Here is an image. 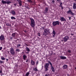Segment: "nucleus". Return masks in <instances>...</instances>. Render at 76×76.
<instances>
[{"mask_svg": "<svg viewBox=\"0 0 76 76\" xmlns=\"http://www.w3.org/2000/svg\"><path fill=\"white\" fill-rule=\"evenodd\" d=\"M26 63H28V62H29V59H27L26 60Z\"/></svg>", "mask_w": 76, "mask_h": 76, "instance_id": "a878e982", "label": "nucleus"}, {"mask_svg": "<svg viewBox=\"0 0 76 76\" xmlns=\"http://www.w3.org/2000/svg\"><path fill=\"white\" fill-rule=\"evenodd\" d=\"M1 3H3V4H6V1H5L4 0H2L1 1Z\"/></svg>", "mask_w": 76, "mask_h": 76, "instance_id": "412c9836", "label": "nucleus"}, {"mask_svg": "<svg viewBox=\"0 0 76 76\" xmlns=\"http://www.w3.org/2000/svg\"><path fill=\"white\" fill-rule=\"evenodd\" d=\"M11 13L12 15H15L16 14V12H15V11L13 10H12L11 11Z\"/></svg>", "mask_w": 76, "mask_h": 76, "instance_id": "6ab92c4d", "label": "nucleus"}, {"mask_svg": "<svg viewBox=\"0 0 76 76\" xmlns=\"http://www.w3.org/2000/svg\"><path fill=\"white\" fill-rule=\"evenodd\" d=\"M26 53H27V54H29V52H26Z\"/></svg>", "mask_w": 76, "mask_h": 76, "instance_id": "6e6d98bb", "label": "nucleus"}, {"mask_svg": "<svg viewBox=\"0 0 76 76\" xmlns=\"http://www.w3.org/2000/svg\"><path fill=\"white\" fill-rule=\"evenodd\" d=\"M60 20H61V22H62V21H66V19H65V18H64L63 17L60 18Z\"/></svg>", "mask_w": 76, "mask_h": 76, "instance_id": "9d476101", "label": "nucleus"}, {"mask_svg": "<svg viewBox=\"0 0 76 76\" xmlns=\"http://www.w3.org/2000/svg\"><path fill=\"white\" fill-rule=\"evenodd\" d=\"M23 31L25 32H26V30H23Z\"/></svg>", "mask_w": 76, "mask_h": 76, "instance_id": "8fccbe9b", "label": "nucleus"}, {"mask_svg": "<svg viewBox=\"0 0 76 76\" xmlns=\"http://www.w3.org/2000/svg\"><path fill=\"white\" fill-rule=\"evenodd\" d=\"M11 19L12 20H13V19H14L15 20V19H16V18L13 16H12L11 17Z\"/></svg>", "mask_w": 76, "mask_h": 76, "instance_id": "5701e85b", "label": "nucleus"}, {"mask_svg": "<svg viewBox=\"0 0 76 76\" xmlns=\"http://www.w3.org/2000/svg\"><path fill=\"white\" fill-rule=\"evenodd\" d=\"M62 4H63L61 2V3H60V5H62Z\"/></svg>", "mask_w": 76, "mask_h": 76, "instance_id": "864d4df0", "label": "nucleus"}, {"mask_svg": "<svg viewBox=\"0 0 76 76\" xmlns=\"http://www.w3.org/2000/svg\"><path fill=\"white\" fill-rule=\"evenodd\" d=\"M42 67H43V66H42Z\"/></svg>", "mask_w": 76, "mask_h": 76, "instance_id": "774afa93", "label": "nucleus"}, {"mask_svg": "<svg viewBox=\"0 0 76 76\" xmlns=\"http://www.w3.org/2000/svg\"><path fill=\"white\" fill-rule=\"evenodd\" d=\"M30 19L31 20V24L30 25L31 26L32 28H35V23L34 20L32 18H30Z\"/></svg>", "mask_w": 76, "mask_h": 76, "instance_id": "7ed1b4c3", "label": "nucleus"}, {"mask_svg": "<svg viewBox=\"0 0 76 76\" xmlns=\"http://www.w3.org/2000/svg\"><path fill=\"white\" fill-rule=\"evenodd\" d=\"M51 69L53 72H55V69H54V68L53 67V66H52L51 67Z\"/></svg>", "mask_w": 76, "mask_h": 76, "instance_id": "aec40b11", "label": "nucleus"}, {"mask_svg": "<svg viewBox=\"0 0 76 76\" xmlns=\"http://www.w3.org/2000/svg\"><path fill=\"white\" fill-rule=\"evenodd\" d=\"M38 63H39V62H38V61H36V66H37V65H38Z\"/></svg>", "mask_w": 76, "mask_h": 76, "instance_id": "2f4dec72", "label": "nucleus"}, {"mask_svg": "<svg viewBox=\"0 0 76 76\" xmlns=\"http://www.w3.org/2000/svg\"><path fill=\"white\" fill-rule=\"evenodd\" d=\"M67 66L66 65L64 64L62 66V68L63 69H66L67 67Z\"/></svg>", "mask_w": 76, "mask_h": 76, "instance_id": "ddd939ff", "label": "nucleus"}, {"mask_svg": "<svg viewBox=\"0 0 76 76\" xmlns=\"http://www.w3.org/2000/svg\"><path fill=\"white\" fill-rule=\"evenodd\" d=\"M54 55H55V53H54Z\"/></svg>", "mask_w": 76, "mask_h": 76, "instance_id": "0e129e2a", "label": "nucleus"}, {"mask_svg": "<svg viewBox=\"0 0 76 76\" xmlns=\"http://www.w3.org/2000/svg\"><path fill=\"white\" fill-rule=\"evenodd\" d=\"M27 1L30 3H32V1L31 0H27Z\"/></svg>", "mask_w": 76, "mask_h": 76, "instance_id": "4be33fe9", "label": "nucleus"}, {"mask_svg": "<svg viewBox=\"0 0 76 76\" xmlns=\"http://www.w3.org/2000/svg\"><path fill=\"white\" fill-rule=\"evenodd\" d=\"M31 65H33V66H35V61H34L31 60Z\"/></svg>", "mask_w": 76, "mask_h": 76, "instance_id": "1a4fd4ad", "label": "nucleus"}, {"mask_svg": "<svg viewBox=\"0 0 76 76\" xmlns=\"http://www.w3.org/2000/svg\"><path fill=\"white\" fill-rule=\"evenodd\" d=\"M67 76H69V74H67Z\"/></svg>", "mask_w": 76, "mask_h": 76, "instance_id": "4d7b16f0", "label": "nucleus"}, {"mask_svg": "<svg viewBox=\"0 0 76 76\" xmlns=\"http://www.w3.org/2000/svg\"><path fill=\"white\" fill-rule=\"evenodd\" d=\"M20 39H17L16 40V41H20Z\"/></svg>", "mask_w": 76, "mask_h": 76, "instance_id": "72a5a7b5", "label": "nucleus"}, {"mask_svg": "<svg viewBox=\"0 0 76 76\" xmlns=\"http://www.w3.org/2000/svg\"><path fill=\"white\" fill-rule=\"evenodd\" d=\"M2 48H2V47H0V50H1Z\"/></svg>", "mask_w": 76, "mask_h": 76, "instance_id": "ea45409f", "label": "nucleus"}, {"mask_svg": "<svg viewBox=\"0 0 76 76\" xmlns=\"http://www.w3.org/2000/svg\"><path fill=\"white\" fill-rule=\"evenodd\" d=\"M53 51H51V53H50V55L51 56L52 55H53Z\"/></svg>", "mask_w": 76, "mask_h": 76, "instance_id": "e433bc0d", "label": "nucleus"}, {"mask_svg": "<svg viewBox=\"0 0 76 76\" xmlns=\"http://www.w3.org/2000/svg\"><path fill=\"white\" fill-rule=\"evenodd\" d=\"M0 73H1V74L3 73L2 72V70H0Z\"/></svg>", "mask_w": 76, "mask_h": 76, "instance_id": "58836bf2", "label": "nucleus"}, {"mask_svg": "<svg viewBox=\"0 0 76 76\" xmlns=\"http://www.w3.org/2000/svg\"><path fill=\"white\" fill-rule=\"evenodd\" d=\"M26 46H28V45H26Z\"/></svg>", "mask_w": 76, "mask_h": 76, "instance_id": "338daca9", "label": "nucleus"}, {"mask_svg": "<svg viewBox=\"0 0 76 76\" xmlns=\"http://www.w3.org/2000/svg\"><path fill=\"white\" fill-rule=\"evenodd\" d=\"M76 4L75 3H73V9H76Z\"/></svg>", "mask_w": 76, "mask_h": 76, "instance_id": "a211bd4d", "label": "nucleus"}, {"mask_svg": "<svg viewBox=\"0 0 76 76\" xmlns=\"http://www.w3.org/2000/svg\"><path fill=\"white\" fill-rule=\"evenodd\" d=\"M45 76H50V74H46L45 75Z\"/></svg>", "mask_w": 76, "mask_h": 76, "instance_id": "473e14b6", "label": "nucleus"}, {"mask_svg": "<svg viewBox=\"0 0 76 76\" xmlns=\"http://www.w3.org/2000/svg\"><path fill=\"white\" fill-rule=\"evenodd\" d=\"M18 2L19 6H21L22 5V1L20 0H16Z\"/></svg>", "mask_w": 76, "mask_h": 76, "instance_id": "6e6552de", "label": "nucleus"}, {"mask_svg": "<svg viewBox=\"0 0 76 76\" xmlns=\"http://www.w3.org/2000/svg\"><path fill=\"white\" fill-rule=\"evenodd\" d=\"M26 50L28 52H29L30 51V49L27 46H26Z\"/></svg>", "mask_w": 76, "mask_h": 76, "instance_id": "f3484780", "label": "nucleus"}, {"mask_svg": "<svg viewBox=\"0 0 76 76\" xmlns=\"http://www.w3.org/2000/svg\"><path fill=\"white\" fill-rule=\"evenodd\" d=\"M67 14H70L71 15H72V16H74L75 15V13H73L71 11V10L70 9H69V10L67 12Z\"/></svg>", "mask_w": 76, "mask_h": 76, "instance_id": "39448f33", "label": "nucleus"}, {"mask_svg": "<svg viewBox=\"0 0 76 76\" xmlns=\"http://www.w3.org/2000/svg\"><path fill=\"white\" fill-rule=\"evenodd\" d=\"M1 59L2 60H6V58H4V57H2L1 58Z\"/></svg>", "mask_w": 76, "mask_h": 76, "instance_id": "bb28decb", "label": "nucleus"}, {"mask_svg": "<svg viewBox=\"0 0 76 76\" xmlns=\"http://www.w3.org/2000/svg\"><path fill=\"white\" fill-rule=\"evenodd\" d=\"M1 28V26H0V29Z\"/></svg>", "mask_w": 76, "mask_h": 76, "instance_id": "bf43d9fd", "label": "nucleus"}, {"mask_svg": "<svg viewBox=\"0 0 76 76\" xmlns=\"http://www.w3.org/2000/svg\"><path fill=\"white\" fill-rule=\"evenodd\" d=\"M60 57L61 58V60H65V59H67V58H66V57L64 56H60Z\"/></svg>", "mask_w": 76, "mask_h": 76, "instance_id": "f8f14e48", "label": "nucleus"}, {"mask_svg": "<svg viewBox=\"0 0 76 76\" xmlns=\"http://www.w3.org/2000/svg\"><path fill=\"white\" fill-rule=\"evenodd\" d=\"M53 34H54V35H56V31H55L53 30Z\"/></svg>", "mask_w": 76, "mask_h": 76, "instance_id": "cd10ccee", "label": "nucleus"}, {"mask_svg": "<svg viewBox=\"0 0 76 76\" xmlns=\"http://www.w3.org/2000/svg\"><path fill=\"white\" fill-rule=\"evenodd\" d=\"M0 63H3V61H0Z\"/></svg>", "mask_w": 76, "mask_h": 76, "instance_id": "79ce46f5", "label": "nucleus"}, {"mask_svg": "<svg viewBox=\"0 0 76 76\" xmlns=\"http://www.w3.org/2000/svg\"><path fill=\"white\" fill-rule=\"evenodd\" d=\"M61 7V9H62V10H63V8H64L63 7V6Z\"/></svg>", "mask_w": 76, "mask_h": 76, "instance_id": "de8ad7c7", "label": "nucleus"}, {"mask_svg": "<svg viewBox=\"0 0 76 76\" xmlns=\"http://www.w3.org/2000/svg\"><path fill=\"white\" fill-rule=\"evenodd\" d=\"M14 6H16V4H14Z\"/></svg>", "mask_w": 76, "mask_h": 76, "instance_id": "37998d69", "label": "nucleus"}, {"mask_svg": "<svg viewBox=\"0 0 76 76\" xmlns=\"http://www.w3.org/2000/svg\"><path fill=\"white\" fill-rule=\"evenodd\" d=\"M8 53L9 54H10V52H9V51H8Z\"/></svg>", "mask_w": 76, "mask_h": 76, "instance_id": "5fc2aeb1", "label": "nucleus"}, {"mask_svg": "<svg viewBox=\"0 0 76 76\" xmlns=\"http://www.w3.org/2000/svg\"><path fill=\"white\" fill-rule=\"evenodd\" d=\"M48 8L47 7H46L45 8V13H47V12H48Z\"/></svg>", "mask_w": 76, "mask_h": 76, "instance_id": "2eb2a0df", "label": "nucleus"}, {"mask_svg": "<svg viewBox=\"0 0 76 76\" xmlns=\"http://www.w3.org/2000/svg\"><path fill=\"white\" fill-rule=\"evenodd\" d=\"M69 39V37L66 36L64 38V42H67Z\"/></svg>", "mask_w": 76, "mask_h": 76, "instance_id": "0eeeda50", "label": "nucleus"}, {"mask_svg": "<svg viewBox=\"0 0 76 76\" xmlns=\"http://www.w3.org/2000/svg\"><path fill=\"white\" fill-rule=\"evenodd\" d=\"M23 60H26V58H27V56L25 55H23Z\"/></svg>", "mask_w": 76, "mask_h": 76, "instance_id": "4468645a", "label": "nucleus"}, {"mask_svg": "<svg viewBox=\"0 0 76 76\" xmlns=\"http://www.w3.org/2000/svg\"><path fill=\"white\" fill-rule=\"evenodd\" d=\"M0 39H1V41H3V40H4V36L1 35V37H0Z\"/></svg>", "mask_w": 76, "mask_h": 76, "instance_id": "9b49d317", "label": "nucleus"}, {"mask_svg": "<svg viewBox=\"0 0 76 76\" xmlns=\"http://www.w3.org/2000/svg\"><path fill=\"white\" fill-rule=\"evenodd\" d=\"M50 30L48 28H46L45 30L43 33V35L45 36H46L47 35L50 34Z\"/></svg>", "mask_w": 76, "mask_h": 76, "instance_id": "f03ea898", "label": "nucleus"}, {"mask_svg": "<svg viewBox=\"0 0 76 76\" xmlns=\"http://www.w3.org/2000/svg\"><path fill=\"white\" fill-rule=\"evenodd\" d=\"M10 39H13V37H10Z\"/></svg>", "mask_w": 76, "mask_h": 76, "instance_id": "09e8293b", "label": "nucleus"}, {"mask_svg": "<svg viewBox=\"0 0 76 76\" xmlns=\"http://www.w3.org/2000/svg\"><path fill=\"white\" fill-rule=\"evenodd\" d=\"M10 53L12 54V55H15V52L14 51V50L13 49V48H11L10 49Z\"/></svg>", "mask_w": 76, "mask_h": 76, "instance_id": "423d86ee", "label": "nucleus"}, {"mask_svg": "<svg viewBox=\"0 0 76 76\" xmlns=\"http://www.w3.org/2000/svg\"><path fill=\"white\" fill-rule=\"evenodd\" d=\"M69 18V20H70V19H71V17H68Z\"/></svg>", "mask_w": 76, "mask_h": 76, "instance_id": "49530a36", "label": "nucleus"}, {"mask_svg": "<svg viewBox=\"0 0 76 76\" xmlns=\"http://www.w3.org/2000/svg\"><path fill=\"white\" fill-rule=\"evenodd\" d=\"M43 29H44V28H43Z\"/></svg>", "mask_w": 76, "mask_h": 76, "instance_id": "69168bd1", "label": "nucleus"}, {"mask_svg": "<svg viewBox=\"0 0 76 76\" xmlns=\"http://www.w3.org/2000/svg\"><path fill=\"white\" fill-rule=\"evenodd\" d=\"M62 7V5H60L59 7Z\"/></svg>", "mask_w": 76, "mask_h": 76, "instance_id": "3c124183", "label": "nucleus"}, {"mask_svg": "<svg viewBox=\"0 0 76 76\" xmlns=\"http://www.w3.org/2000/svg\"><path fill=\"white\" fill-rule=\"evenodd\" d=\"M1 76H2V74H1Z\"/></svg>", "mask_w": 76, "mask_h": 76, "instance_id": "680f3d73", "label": "nucleus"}, {"mask_svg": "<svg viewBox=\"0 0 76 76\" xmlns=\"http://www.w3.org/2000/svg\"><path fill=\"white\" fill-rule=\"evenodd\" d=\"M16 51H17V52H19V51H20V50L19 49H17L16 50Z\"/></svg>", "mask_w": 76, "mask_h": 76, "instance_id": "c85d7f7f", "label": "nucleus"}, {"mask_svg": "<svg viewBox=\"0 0 76 76\" xmlns=\"http://www.w3.org/2000/svg\"><path fill=\"white\" fill-rule=\"evenodd\" d=\"M7 26H9V24H7Z\"/></svg>", "mask_w": 76, "mask_h": 76, "instance_id": "c03bdc74", "label": "nucleus"}, {"mask_svg": "<svg viewBox=\"0 0 76 76\" xmlns=\"http://www.w3.org/2000/svg\"><path fill=\"white\" fill-rule=\"evenodd\" d=\"M33 69L34 70V71H35L36 72H37V71H38V69H37V68H34Z\"/></svg>", "mask_w": 76, "mask_h": 76, "instance_id": "393cba45", "label": "nucleus"}, {"mask_svg": "<svg viewBox=\"0 0 76 76\" xmlns=\"http://www.w3.org/2000/svg\"><path fill=\"white\" fill-rule=\"evenodd\" d=\"M75 69H76V67H75Z\"/></svg>", "mask_w": 76, "mask_h": 76, "instance_id": "052dcab7", "label": "nucleus"}, {"mask_svg": "<svg viewBox=\"0 0 76 76\" xmlns=\"http://www.w3.org/2000/svg\"><path fill=\"white\" fill-rule=\"evenodd\" d=\"M33 3L34 5L35 4V0L33 1Z\"/></svg>", "mask_w": 76, "mask_h": 76, "instance_id": "4c0bfd02", "label": "nucleus"}, {"mask_svg": "<svg viewBox=\"0 0 76 76\" xmlns=\"http://www.w3.org/2000/svg\"><path fill=\"white\" fill-rule=\"evenodd\" d=\"M71 35H74V34H71Z\"/></svg>", "mask_w": 76, "mask_h": 76, "instance_id": "603ef678", "label": "nucleus"}, {"mask_svg": "<svg viewBox=\"0 0 76 76\" xmlns=\"http://www.w3.org/2000/svg\"><path fill=\"white\" fill-rule=\"evenodd\" d=\"M29 74H30L29 72H27L26 75V76H29Z\"/></svg>", "mask_w": 76, "mask_h": 76, "instance_id": "b1692460", "label": "nucleus"}, {"mask_svg": "<svg viewBox=\"0 0 76 76\" xmlns=\"http://www.w3.org/2000/svg\"><path fill=\"white\" fill-rule=\"evenodd\" d=\"M48 61V63H46L44 66L45 70V72H46V71H48V68L50 64V66H51V67H53V65H52V64H51V63L50 62V61Z\"/></svg>", "mask_w": 76, "mask_h": 76, "instance_id": "f257e3e1", "label": "nucleus"}, {"mask_svg": "<svg viewBox=\"0 0 76 76\" xmlns=\"http://www.w3.org/2000/svg\"><path fill=\"white\" fill-rule=\"evenodd\" d=\"M68 53H71V51L70 50H68Z\"/></svg>", "mask_w": 76, "mask_h": 76, "instance_id": "c9c22d12", "label": "nucleus"}, {"mask_svg": "<svg viewBox=\"0 0 76 76\" xmlns=\"http://www.w3.org/2000/svg\"><path fill=\"white\" fill-rule=\"evenodd\" d=\"M37 35H38V36H39V37H40V33H38V34H37Z\"/></svg>", "mask_w": 76, "mask_h": 76, "instance_id": "f704fd0d", "label": "nucleus"}, {"mask_svg": "<svg viewBox=\"0 0 76 76\" xmlns=\"http://www.w3.org/2000/svg\"><path fill=\"white\" fill-rule=\"evenodd\" d=\"M7 59V61H8V59Z\"/></svg>", "mask_w": 76, "mask_h": 76, "instance_id": "13d9d810", "label": "nucleus"}, {"mask_svg": "<svg viewBox=\"0 0 76 76\" xmlns=\"http://www.w3.org/2000/svg\"><path fill=\"white\" fill-rule=\"evenodd\" d=\"M59 21H53L52 23V25L53 26H56L57 25H59Z\"/></svg>", "mask_w": 76, "mask_h": 76, "instance_id": "20e7f679", "label": "nucleus"}, {"mask_svg": "<svg viewBox=\"0 0 76 76\" xmlns=\"http://www.w3.org/2000/svg\"><path fill=\"white\" fill-rule=\"evenodd\" d=\"M58 2H60V0H56Z\"/></svg>", "mask_w": 76, "mask_h": 76, "instance_id": "a19ab883", "label": "nucleus"}, {"mask_svg": "<svg viewBox=\"0 0 76 76\" xmlns=\"http://www.w3.org/2000/svg\"><path fill=\"white\" fill-rule=\"evenodd\" d=\"M52 3H55V1H54V0H53L52 1Z\"/></svg>", "mask_w": 76, "mask_h": 76, "instance_id": "a18cd8bd", "label": "nucleus"}, {"mask_svg": "<svg viewBox=\"0 0 76 76\" xmlns=\"http://www.w3.org/2000/svg\"><path fill=\"white\" fill-rule=\"evenodd\" d=\"M56 76H58V75H56Z\"/></svg>", "mask_w": 76, "mask_h": 76, "instance_id": "e2e57ef3", "label": "nucleus"}, {"mask_svg": "<svg viewBox=\"0 0 76 76\" xmlns=\"http://www.w3.org/2000/svg\"><path fill=\"white\" fill-rule=\"evenodd\" d=\"M9 3H12V2L11 1H9V0H6V4H9Z\"/></svg>", "mask_w": 76, "mask_h": 76, "instance_id": "dca6fc26", "label": "nucleus"}, {"mask_svg": "<svg viewBox=\"0 0 76 76\" xmlns=\"http://www.w3.org/2000/svg\"><path fill=\"white\" fill-rule=\"evenodd\" d=\"M21 46V45H20V44H19L18 45H17V48H19V47H20Z\"/></svg>", "mask_w": 76, "mask_h": 76, "instance_id": "c756f323", "label": "nucleus"}, {"mask_svg": "<svg viewBox=\"0 0 76 76\" xmlns=\"http://www.w3.org/2000/svg\"><path fill=\"white\" fill-rule=\"evenodd\" d=\"M12 36L13 37H15V33H13L12 34Z\"/></svg>", "mask_w": 76, "mask_h": 76, "instance_id": "7c9ffc66", "label": "nucleus"}]
</instances>
